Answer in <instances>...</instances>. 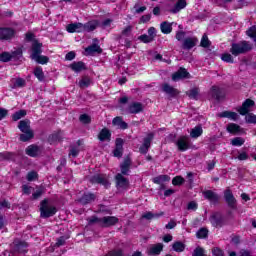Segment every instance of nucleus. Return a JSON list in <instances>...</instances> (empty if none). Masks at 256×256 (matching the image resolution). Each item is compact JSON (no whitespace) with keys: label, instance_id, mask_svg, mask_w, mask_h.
I'll list each match as a JSON object with an SVG mask.
<instances>
[{"label":"nucleus","instance_id":"f257e3e1","mask_svg":"<svg viewBox=\"0 0 256 256\" xmlns=\"http://www.w3.org/2000/svg\"><path fill=\"white\" fill-rule=\"evenodd\" d=\"M18 129L21 131L20 141L23 143H27V141H31L33 137H35V133L31 129V121L29 119L21 120L18 123Z\"/></svg>","mask_w":256,"mask_h":256},{"label":"nucleus","instance_id":"f03ea898","mask_svg":"<svg viewBox=\"0 0 256 256\" xmlns=\"http://www.w3.org/2000/svg\"><path fill=\"white\" fill-rule=\"evenodd\" d=\"M57 213V207L51 204L49 199L45 198L40 202V217L42 219H49V217H53Z\"/></svg>","mask_w":256,"mask_h":256},{"label":"nucleus","instance_id":"7ed1b4c3","mask_svg":"<svg viewBox=\"0 0 256 256\" xmlns=\"http://www.w3.org/2000/svg\"><path fill=\"white\" fill-rule=\"evenodd\" d=\"M251 49H253V46L249 42L241 41L239 43L232 44L230 53L234 55V57H237L238 55H242L243 53L251 51Z\"/></svg>","mask_w":256,"mask_h":256},{"label":"nucleus","instance_id":"20e7f679","mask_svg":"<svg viewBox=\"0 0 256 256\" xmlns=\"http://www.w3.org/2000/svg\"><path fill=\"white\" fill-rule=\"evenodd\" d=\"M209 221L211 225L216 228L223 227V225H225V217H223L219 212L213 213L210 216Z\"/></svg>","mask_w":256,"mask_h":256},{"label":"nucleus","instance_id":"39448f33","mask_svg":"<svg viewBox=\"0 0 256 256\" xmlns=\"http://www.w3.org/2000/svg\"><path fill=\"white\" fill-rule=\"evenodd\" d=\"M90 183H98V185H103L106 188L111 185V183H109V177L105 174H96L90 177Z\"/></svg>","mask_w":256,"mask_h":256},{"label":"nucleus","instance_id":"423d86ee","mask_svg":"<svg viewBox=\"0 0 256 256\" xmlns=\"http://www.w3.org/2000/svg\"><path fill=\"white\" fill-rule=\"evenodd\" d=\"M209 97L216 99V101H221V99H225V90L219 86H212L209 91Z\"/></svg>","mask_w":256,"mask_h":256},{"label":"nucleus","instance_id":"0eeeda50","mask_svg":"<svg viewBox=\"0 0 256 256\" xmlns=\"http://www.w3.org/2000/svg\"><path fill=\"white\" fill-rule=\"evenodd\" d=\"M22 55H23V52L20 49L12 53L4 52L0 54V61H2L3 63H7L12 59H19V57H21Z\"/></svg>","mask_w":256,"mask_h":256},{"label":"nucleus","instance_id":"6e6552de","mask_svg":"<svg viewBox=\"0 0 256 256\" xmlns=\"http://www.w3.org/2000/svg\"><path fill=\"white\" fill-rule=\"evenodd\" d=\"M176 147L180 151H187L191 147V139L188 136H181L176 141Z\"/></svg>","mask_w":256,"mask_h":256},{"label":"nucleus","instance_id":"1a4fd4ad","mask_svg":"<svg viewBox=\"0 0 256 256\" xmlns=\"http://www.w3.org/2000/svg\"><path fill=\"white\" fill-rule=\"evenodd\" d=\"M154 134L150 133L147 135L146 138L143 140V144L139 148V152L142 153V155H147L149 152V149L151 147V141H153Z\"/></svg>","mask_w":256,"mask_h":256},{"label":"nucleus","instance_id":"9d476101","mask_svg":"<svg viewBox=\"0 0 256 256\" xmlns=\"http://www.w3.org/2000/svg\"><path fill=\"white\" fill-rule=\"evenodd\" d=\"M143 109H145V107L143 106L142 103H140V102H132L131 104H129V106L127 108V111L131 115H137L139 113H143Z\"/></svg>","mask_w":256,"mask_h":256},{"label":"nucleus","instance_id":"9b49d317","mask_svg":"<svg viewBox=\"0 0 256 256\" xmlns=\"http://www.w3.org/2000/svg\"><path fill=\"white\" fill-rule=\"evenodd\" d=\"M224 199L231 209H235L237 207V200L235 199V196H233V192H231V190H225Z\"/></svg>","mask_w":256,"mask_h":256},{"label":"nucleus","instance_id":"f8f14e48","mask_svg":"<svg viewBox=\"0 0 256 256\" xmlns=\"http://www.w3.org/2000/svg\"><path fill=\"white\" fill-rule=\"evenodd\" d=\"M119 223V218L115 216H104L101 218V227H113Z\"/></svg>","mask_w":256,"mask_h":256},{"label":"nucleus","instance_id":"ddd939ff","mask_svg":"<svg viewBox=\"0 0 256 256\" xmlns=\"http://www.w3.org/2000/svg\"><path fill=\"white\" fill-rule=\"evenodd\" d=\"M255 106V101L251 100V99H246L242 106L240 108L237 109L238 113H240L241 115H247L250 111V107H254Z\"/></svg>","mask_w":256,"mask_h":256},{"label":"nucleus","instance_id":"4468645a","mask_svg":"<svg viewBox=\"0 0 256 256\" xmlns=\"http://www.w3.org/2000/svg\"><path fill=\"white\" fill-rule=\"evenodd\" d=\"M125 142L121 138H117L115 141V149L113 151L114 157H118V159H121L123 157V144Z\"/></svg>","mask_w":256,"mask_h":256},{"label":"nucleus","instance_id":"2eb2a0df","mask_svg":"<svg viewBox=\"0 0 256 256\" xmlns=\"http://www.w3.org/2000/svg\"><path fill=\"white\" fill-rule=\"evenodd\" d=\"M15 36V30L12 28H0V39L8 41V39H13Z\"/></svg>","mask_w":256,"mask_h":256},{"label":"nucleus","instance_id":"dca6fc26","mask_svg":"<svg viewBox=\"0 0 256 256\" xmlns=\"http://www.w3.org/2000/svg\"><path fill=\"white\" fill-rule=\"evenodd\" d=\"M117 187L121 189H127L129 187V180L123 176V174L118 173L115 177Z\"/></svg>","mask_w":256,"mask_h":256},{"label":"nucleus","instance_id":"f3484780","mask_svg":"<svg viewBox=\"0 0 256 256\" xmlns=\"http://www.w3.org/2000/svg\"><path fill=\"white\" fill-rule=\"evenodd\" d=\"M41 47H43L42 43H39V41L37 40H33L31 59H34L36 56L41 55V53H43Z\"/></svg>","mask_w":256,"mask_h":256},{"label":"nucleus","instance_id":"a211bd4d","mask_svg":"<svg viewBox=\"0 0 256 256\" xmlns=\"http://www.w3.org/2000/svg\"><path fill=\"white\" fill-rule=\"evenodd\" d=\"M162 91L166 93V95H169L170 97H177L179 94V90L175 89L173 86L169 85L168 83H165L162 85Z\"/></svg>","mask_w":256,"mask_h":256},{"label":"nucleus","instance_id":"6ab92c4d","mask_svg":"<svg viewBox=\"0 0 256 256\" xmlns=\"http://www.w3.org/2000/svg\"><path fill=\"white\" fill-rule=\"evenodd\" d=\"M189 77V72H187V69L180 68L177 72L172 74V80L179 81L181 79H187Z\"/></svg>","mask_w":256,"mask_h":256},{"label":"nucleus","instance_id":"aec40b11","mask_svg":"<svg viewBox=\"0 0 256 256\" xmlns=\"http://www.w3.org/2000/svg\"><path fill=\"white\" fill-rule=\"evenodd\" d=\"M204 199L210 201V203H219V195L211 190L203 192Z\"/></svg>","mask_w":256,"mask_h":256},{"label":"nucleus","instance_id":"412c9836","mask_svg":"<svg viewBox=\"0 0 256 256\" xmlns=\"http://www.w3.org/2000/svg\"><path fill=\"white\" fill-rule=\"evenodd\" d=\"M121 174L120 175H129L131 169V158L126 157L123 163L120 164Z\"/></svg>","mask_w":256,"mask_h":256},{"label":"nucleus","instance_id":"4be33fe9","mask_svg":"<svg viewBox=\"0 0 256 256\" xmlns=\"http://www.w3.org/2000/svg\"><path fill=\"white\" fill-rule=\"evenodd\" d=\"M96 197L93 193H85L83 196L78 200L81 205H89V203H93Z\"/></svg>","mask_w":256,"mask_h":256},{"label":"nucleus","instance_id":"5701e85b","mask_svg":"<svg viewBox=\"0 0 256 256\" xmlns=\"http://www.w3.org/2000/svg\"><path fill=\"white\" fill-rule=\"evenodd\" d=\"M68 33H83V23H72L66 27Z\"/></svg>","mask_w":256,"mask_h":256},{"label":"nucleus","instance_id":"b1692460","mask_svg":"<svg viewBox=\"0 0 256 256\" xmlns=\"http://www.w3.org/2000/svg\"><path fill=\"white\" fill-rule=\"evenodd\" d=\"M197 38L196 37H188L186 39H184L182 47L183 49H193V47H195V45H197Z\"/></svg>","mask_w":256,"mask_h":256},{"label":"nucleus","instance_id":"393cba45","mask_svg":"<svg viewBox=\"0 0 256 256\" xmlns=\"http://www.w3.org/2000/svg\"><path fill=\"white\" fill-rule=\"evenodd\" d=\"M86 55H95L96 53L100 54L103 53V49L98 44H92L85 49Z\"/></svg>","mask_w":256,"mask_h":256},{"label":"nucleus","instance_id":"a878e982","mask_svg":"<svg viewBox=\"0 0 256 256\" xmlns=\"http://www.w3.org/2000/svg\"><path fill=\"white\" fill-rule=\"evenodd\" d=\"M112 125H115L116 127H119V129H128L129 124L127 122L123 121V118L121 116H117L112 120Z\"/></svg>","mask_w":256,"mask_h":256},{"label":"nucleus","instance_id":"bb28decb","mask_svg":"<svg viewBox=\"0 0 256 256\" xmlns=\"http://www.w3.org/2000/svg\"><path fill=\"white\" fill-rule=\"evenodd\" d=\"M99 141H111V131L108 128H103L98 134Z\"/></svg>","mask_w":256,"mask_h":256},{"label":"nucleus","instance_id":"cd10ccee","mask_svg":"<svg viewBox=\"0 0 256 256\" xmlns=\"http://www.w3.org/2000/svg\"><path fill=\"white\" fill-rule=\"evenodd\" d=\"M187 7V1L185 0H178L174 7L170 10V13H179L181 9H185Z\"/></svg>","mask_w":256,"mask_h":256},{"label":"nucleus","instance_id":"c85d7f7f","mask_svg":"<svg viewBox=\"0 0 256 256\" xmlns=\"http://www.w3.org/2000/svg\"><path fill=\"white\" fill-rule=\"evenodd\" d=\"M161 251H163V244L158 243L155 245H152L148 251L149 255H160Z\"/></svg>","mask_w":256,"mask_h":256},{"label":"nucleus","instance_id":"c756f323","mask_svg":"<svg viewBox=\"0 0 256 256\" xmlns=\"http://www.w3.org/2000/svg\"><path fill=\"white\" fill-rule=\"evenodd\" d=\"M218 117L221 118H227V119H231L232 121H237V119H239V115L236 112H230V111H224L220 114H218Z\"/></svg>","mask_w":256,"mask_h":256},{"label":"nucleus","instance_id":"7c9ffc66","mask_svg":"<svg viewBox=\"0 0 256 256\" xmlns=\"http://www.w3.org/2000/svg\"><path fill=\"white\" fill-rule=\"evenodd\" d=\"M26 155L29 157H37L39 155V146L30 145L26 148Z\"/></svg>","mask_w":256,"mask_h":256},{"label":"nucleus","instance_id":"2f4dec72","mask_svg":"<svg viewBox=\"0 0 256 256\" xmlns=\"http://www.w3.org/2000/svg\"><path fill=\"white\" fill-rule=\"evenodd\" d=\"M70 69H72V71H75V73H81V71H85V69L87 68L85 67V63L83 62H74L70 64Z\"/></svg>","mask_w":256,"mask_h":256},{"label":"nucleus","instance_id":"473e14b6","mask_svg":"<svg viewBox=\"0 0 256 256\" xmlns=\"http://www.w3.org/2000/svg\"><path fill=\"white\" fill-rule=\"evenodd\" d=\"M160 29L164 35H169L173 31V26L171 23L164 21L160 24Z\"/></svg>","mask_w":256,"mask_h":256},{"label":"nucleus","instance_id":"72a5a7b5","mask_svg":"<svg viewBox=\"0 0 256 256\" xmlns=\"http://www.w3.org/2000/svg\"><path fill=\"white\" fill-rule=\"evenodd\" d=\"M203 135V128L201 126H196L190 131V137L192 139H197Z\"/></svg>","mask_w":256,"mask_h":256},{"label":"nucleus","instance_id":"f704fd0d","mask_svg":"<svg viewBox=\"0 0 256 256\" xmlns=\"http://www.w3.org/2000/svg\"><path fill=\"white\" fill-rule=\"evenodd\" d=\"M28 245L26 242H16L14 246V251H17V253H26L27 252Z\"/></svg>","mask_w":256,"mask_h":256},{"label":"nucleus","instance_id":"c9c22d12","mask_svg":"<svg viewBox=\"0 0 256 256\" xmlns=\"http://www.w3.org/2000/svg\"><path fill=\"white\" fill-rule=\"evenodd\" d=\"M185 243L181 242V241H176L172 244V249L173 251H175L176 253H183V251H185Z\"/></svg>","mask_w":256,"mask_h":256},{"label":"nucleus","instance_id":"e433bc0d","mask_svg":"<svg viewBox=\"0 0 256 256\" xmlns=\"http://www.w3.org/2000/svg\"><path fill=\"white\" fill-rule=\"evenodd\" d=\"M169 181H171V177H169V175H160L158 177L153 178V183H156V185H161Z\"/></svg>","mask_w":256,"mask_h":256},{"label":"nucleus","instance_id":"4c0bfd02","mask_svg":"<svg viewBox=\"0 0 256 256\" xmlns=\"http://www.w3.org/2000/svg\"><path fill=\"white\" fill-rule=\"evenodd\" d=\"M15 159V154L12 152H1L0 161H13Z\"/></svg>","mask_w":256,"mask_h":256},{"label":"nucleus","instance_id":"58836bf2","mask_svg":"<svg viewBox=\"0 0 256 256\" xmlns=\"http://www.w3.org/2000/svg\"><path fill=\"white\" fill-rule=\"evenodd\" d=\"M97 29V22H87L83 24V31H87V33L91 31H95Z\"/></svg>","mask_w":256,"mask_h":256},{"label":"nucleus","instance_id":"ea45409f","mask_svg":"<svg viewBox=\"0 0 256 256\" xmlns=\"http://www.w3.org/2000/svg\"><path fill=\"white\" fill-rule=\"evenodd\" d=\"M33 61H36V63H39L40 65H45L49 63V57L43 56L41 54H38V56L32 58Z\"/></svg>","mask_w":256,"mask_h":256},{"label":"nucleus","instance_id":"a19ab883","mask_svg":"<svg viewBox=\"0 0 256 256\" xmlns=\"http://www.w3.org/2000/svg\"><path fill=\"white\" fill-rule=\"evenodd\" d=\"M227 131L228 133H234V134H237V133H240L241 132V126L237 125V124H229L227 126Z\"/></svg>","mask_w":256,"mask_h":256},{"label":"nucleus","instance_id":"79ce46f5","mask_svg":"<svg viewBox=\"0 0 256 256\" xmlns=\"http://www.w3.org/2000/svg\"><path fill=\"white\" fill-rule=\"evenodd\" d=\"M34 75L37 77L38 81H45V74L43 73V69L41 67L35 68Z\"/></svg>","mask_w":256,"mask_h":256},{"label":"nucleus","instance_id":"37998d69","mask_svg":"<svg viewBox=\"0 0 256 256\" xmlns=\"http://www.w3.org/2000/svg\"><path fill=\"white\" fill-rule=\"evenodd\" d=\"M78 85L81 89H85V87H89L91 85V79L85 76L79 81Z\"/></svg>","mask_w":256,"mask_h":256},{"label":"nucleus","instance_id":"c03bdc74","mask_svg":"<svg viewBox=\"0 0 256 256\" xmlns=\"http://www.w3.org/2000/svg\"><path fill=\"white\" fill-rule=\"evenodd\" d=\"M25 115H27V111L19 110L12 115V119H13V121H19V119H23V117H25Z\"/></svg>","mask_w":256,"mask_h":256},{"label":"nucleus","instance_id":"a18cd8bd","mask_svg":"<svg viewBox=\"0 0 256 256\" xmlns=\"http://www.w3.org/2000/svg\"><path fill=\"white\" fill-rule=\"evenodd\" d=\"M244 144H245V139L242 137H236L231 140V145H233L234 147H241V145H244Z\"/></svg>","mask_w":256,"mask_h":256},{"label":"nucleus","instance_id":"49530a36","mask_svg":"<svg viewBox=\"0 0 256 256\" xmlns=\"http://www.w3.org/2000/svg\"><path fill=\"white\" fill-rule=\"evenodd\" d=\"M207 235H209V230H207L206 228H201L196 233V237L198 239H206Z\"/></svg>","mask_w":256,"mask_h":256},{"label":"nucleus","instance_id":"de8ad7c7","mask_svg":"<svg viewBox=\"0 0 256 256\" xmlns=\"http://www.w3.org/2000/svg\"><path fill=\"white\" fill-rule=\"evenodd\" d=\"M163 215V212L161 214H153L152 212H146L142 215V219H147L148 221H151V219H155V217H161Z\"/></svg>","mask_w":256,"mask_h":256},{"label":"nucleus","instance_id":"09e8293b","mask_svg":"<svg viewBox=\"0 0 256 256\" xmlns=\"http://www.w3.org/2000/svg\"><path fill=\"white\" fill-rule=\"evenodd\" d=\"M201 47H204L207 49L208 47H211V41H209V38L207 37L206 34L202 36L201 42H200Z\"/></svg>","mask_w":256,"mask_h":256},{"label":"nucleus","instance_id":"8fccbe9b","mask_svg":"<svg viewBox=\"0 0 256 256\" xmlns=\"http://www.w3.org/2000/svg\"><path fill=\"white\" fill-rule=\"evenodd\" d=\"M183 183H185V178H183V176H176L172 179V185L174 186H180L183 185Z\"/></svg>","mask_w":256,"mask_h":256},{"label":"nucleus","instance_id":"3c124183","mask_svg":"<svg viewBox=\"0 0 256 256\" xmlns=\"http://www.w3.org/2000/svg\"><path fill=\"white\" fill-rule=\"evenodd\" d=\"M186 95H188L190 99H197V95H199V89L193 88L190 91L186 92Z\"/></svg>","mask_w":256,"mask_h":256},{"label":"nucleus","instance_id":"603ef678","mask_svg":"<svg viewBox=\"0 0 256 256\" xmlns=\"http://www.w3.org/2000/svg\"><path fill=\"white\" fill-rule=\"evenodd\" d=\"M19 87H25V79L17 78V79L14 81L13 89H17V88H19Z\"/></svg>","mask_w":256,"mask_h":256},{"label":"nucleus","instance_id":"864d4df0","mask_svg":"<svg viewBox=\"0 0 256 256\" xmlns=\"http://www.w3.org/2000/svg\"><path fill=\"white\" fill-rule=\"evenodd\" d=\"M133 31V26L129 25L126 26L122 32H121V36L122 37H129V35H131V32Z\"/></svg>","mask_w":256,"mask_h":256},{"label":"nucleus","instance_id":"5fc2aeb1","mask_svg":"<svg viewBox=\"0 0 256 256\" xmlns=\"http://www.w3.org/2000/svg\"><path fill=\"white\" fill-rule=\"evenodd\" d=\"M192 256H205V249L200 246L196 247L192 253Z\"/></svg>","mask_w":256,"mask_h":256},{"label":"nucleus","instance_id":"6e6d98bb","mask_svg":"<svg viewBox=\"0 0 256 256\" xmlns=\"http://www.w3.org/2000/svg\"><path fill=\"white\" fill-rule=\"evenodd\" d=\"M139 41H141L142 43H152V38H150L149 35L147 34H143V35H140L138 37Z\"/></svg>","mask_w":256,"mask_h":256},{"label":"nucleus","instance_id":"4d7b16f0","mask_svg":"<svg viewBox=\"0 0 256 256\" xmlns=\"http://www.w3.org/2000/svg\"><path fill=\"white\" fill-rule=\"evenodd\" d=\"M148 36L150 39L155 41V37H157V30L155 29V27H150L148 29Z\"/></svg>","mask_w":256,"mask_h":256},{"label":"nucleus","instance_id":"13d9d810","mask_svg":"<svg viewBox=\"0 0 256 256\" xmlns=\"http://www.w3.org/2000/svg\"><path fill=\"white\" fill-rule=\"evenodd\" d=\"M221 59L225 61V63H233V56L229 53L222 54Z\"/></svg>","mask_w":256,"mask_h":256},{"label":"nucleus","instance_id":"bf43d9fd","mask_svg":"<svg viewBox=\"0 0 256 256\" xmlns=\"http://www.w3.org/2000/svg\"><path fill=\"white\" fill-rule=\"evenodd\" d=\"M81 123H84L85 125L91 123V117H89V115L87 114H82L79 117Z\"/></svg>","mask_w":256,"mask_h":256},{"label":"nucleus","instance_id":"052dcab7","mask_svg":"<svg viewBox=\"0 0 256 256\" xmlns=\"http://www.w3.org/2000/svg\"><path fill=\"white\" fill-rule=\"evenodd\" d=\"M246 123H254L256 124V115L255 114H248L245 117Z\"/></svg>","mask_w":256,"mask_h":256},{"label":"nucleus","instance_id":"680f3d73","mask_svg":"<svg viewBox=\"0 0 256 256\" xmlns=\"http://www.w3.org/2000/svg\"><path fill=\"white\" fill-rule=\"evenodd\" d=\"M106 256H123V250H112Z\"/></svg>","mask_w":256,"mask_h":256},{"label":"nucleus","instance_id":"e2e57ef3","mask_svg":"<svg viewBox=\"0 0 256 256\" xmlns=\"http://www.w3.org/2000/svg\"><path fill=\"white\" fill-rule=\"evenodd\" d=\"M43 193H44L43 188H39V189H37V190L32 194V197H33V199H39V197H41V195H43Z\"/></svg>","mask_w":256,"mask_h":256},{"label":"nucleus","instance_id":"0e129e2a","mask_svg":"<svg viewBox=\"0 0 256 256\" xmlns=\"http://www.w3.org/2000/svg\"><path fill=\"white\" fill-rule=\"evenodd\" d=\"M185 36H186L185 31H178V32L176 33V39H177V41H185Z\"/></svg>","mask_w":256,"mask_h":256},{"label":"nucleus","instance_id":"69168bd1","mask_svg":"<svg viewBox=\"0 0 256 256\" xmlns=\"http://www.w3.org/2000/svg\"><path fill=\"white\" fill-rule=\"evenodd\" d=\"M177 227V222L175 220H170L168 224L165 225V229H175Z\"/></svg>","mask_w":256,"mask_h":256},{"label":"nucleus","instance_id":"338daca9","mask_svg":"<svg viewBox=\"0 0 256 256\" xmlns=\"http://www.w3.org/2000/svg\"><path fill=\"white\" fill-rule=\"evenodd\" d=\"M88 223L89 225H93V223H97L101 227V218H97L93 216L92 218L89 219Z\"/></svg>","mask_w":256,"mask_h":256},{"label":"nucleus","instance_id":"774afa93","mask_svg":"<svg viewBox=\"0 0 256 256\" xmlns=\"http://www.w3.org/2000/svg\"><path fill=\"white\" fill-rule=\"evenodd\" d=\"M212 254L214 256H223V250H221L220 248H213Z\"/></svg>","mask_w":256,"mask_h":256}]
</instances>
